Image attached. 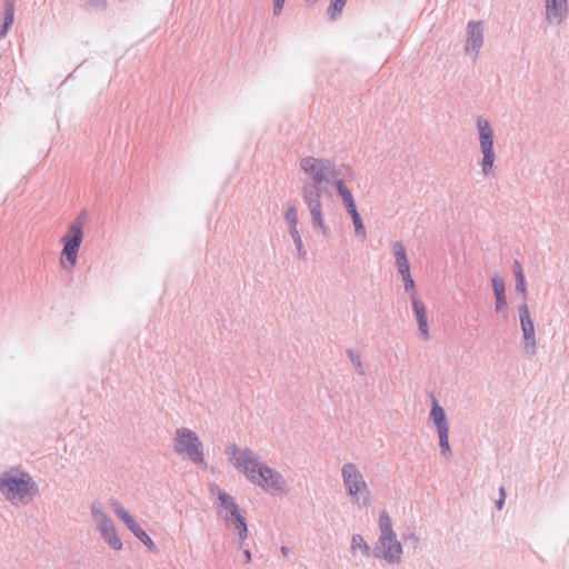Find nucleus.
<instances>
[{
	"instance_id": "f257e3e1",
	"label": "nucleus",
	"mask_w": 569,
	"mask_h": 569,
	"mask_svg": "<svg viewBox=\"0 0 569 569\" xmlns=\"http://www.w3.org/2000/svg\"><path fill=\"white\" fill-rule=\"evenodd\" d=\"M299 166L306 176L301 186V197L310 212L312 227L329 238L331 231L325 222L321 198L329 194L328 186L339 179V170L330 159L313 156L301 158Z\"/></svg>"
},
{
	"instance_id": "f03ea898",
	"label": "nucleus",
	"mask_w": 569,
	"mask_h": 569,
	"mask_svg": "<svg viewBox=\"0 0 569 569\" xmlns=\"http://www.w3.org/2000/svg\"><path fill=\"white\" fill-rule=\"evenodd\" d=\"M226 453L233 467L241 471L252 485L267 492L284 491L286 480L283 476L268 465L262 463L260 457L252 449L230 445L226 448Z\"/></svg>"
},
{
	"instance_id": "7ed1b4c3",
	"label": "nucleus",
	"mask_w": 569,
	"mask_h": 569,
	"mask_svg": "<svg viewBox=\"0 0 569 569\" xmlns=\"http://www.w3.org/2000/svg\"><path fill=\"white\" fill-rule=\"evenodd\" d=\"M0 492L12 505H27L39 495L31 475L20 468H11L0 475Z\"/></svg>"
},
{
	"instance_id": "20e7f679",
	"label": "nucleus",
	"mask_w": 569,
	"mask_h": 569,
	"mask_svg": "<svg viewBox=\"0 0 569 569\" xmlns=\"http://www.w3.org/2000/svg\"><path fill=\"white\" fill-rule=\"evenodd\" d=\"M403 548L393 530L392 520L387 511L379 516V537L372 549V556L395 566L402 560Z\"/></svg>"
},
{
	"instance_id": "39448f33",
	"label": "nucleus",
	"mask_w": 569,
	"mask_h": 569,
	"mask_svg": "<svg viewBox=\"0 0 569 569\" xmlns=\"http://www.w3.org/2000/svg\"><path fill=\"white\" fill-rule=\"evenodd\" d=\"M211 493H217L218 497V515L223 519L226 525L234 530L240 539V547L248 538V525L240 508L234 499L222 491L218 486L211 488Z\"/></svg>"
},
{
	"instance_id": "423d86ee",
	"label": "nucleus",
	"mask_w": 569,
	"mask_h": 569,
	"mask_svg": "<svg viewBox=\"0 0 569 569\" xmlns=\"http://www.w3.org/2000/svg\"><path fill=\"white\" fill-rule=\"evenodd\" d=\"M341 480L346 495L360 507H368L370 489L359 467L353 462H347L341 467Z\"/></svg>"
},
{
	"instance_id": "0eeeda50",
	"label": "nucleus",
	"mask_w": 569,
	"mask_h": 569,
	"mask_svg": "<svg viewBox=\"0 0 569 569\" xmlns=\"http://www.w3.org/2000/svg\"><path fill=\"white\" fill-rule=\"evenodd\" d=\"M173 451L196 465H204L203 445L198 435L189 428L180 427L176 430Z\"/></svg>"
},
{
	"instance_id": "6e6552de",
	"label": "nucleus",
	"mask_w": 569,
	"mask_h": 569,
	"mask_svg": "<svg viewBox=\"0 0 569 569\" xmlns=\"http://www.w3.org/2000/svg\"><path fill=\"white\" fill-rule=\"evenodd\" d=\"M476 126L479 136V148L481 152V160L479 166L483 176H489L493 172L496 152L493 148L495 132L489 120L479 116L476 119Z\"/></svg>"
},
{
	"instance_id": "1a4fd4ad",
	"label": "nucleus",
	"mask_w": 569,
	"mask_h": 569,
	"mask_svg": "<svg viewBox=\"0 0 569 569\" xmlns=\"http://www.w3.org/2000/svg\"><path fill=\"white\" fill-rule=\"evenodd\" d=\"M83 217L79 216L73 222L70 223L68 232L61 238L63 249L61 252L60 262L62 267L73 268L77 263L78 252L83 239Z\"/></svg>"
},
{
	"instance_id": "9d476101",
	"label": "nucleus",
	"mask_w": 569,
	"mask_h": 569,
	"mask_svg": "<svg viewBox=\"0 0 569 569\" xmlns=\"http://www.w3.org/2000/svg\"><path fill=\"white\" fill-rule=\"evenodd\" d=\"M114 515L126 525L130 532L150 551H156V545L149 535L140 527L129 511L117 500L110 501Z\"/></svg>"
},
{
	"instance_id": "9b49d317",
	"label": "nucleus",
	"mask_w": 569,
	"mask_h": 569,
	"mask_svg": "<svg viewBox=\"0 0 569 569\" xmlns=\"http://www.w3.org/2000/svg\"><path fill=\"white\" fill-rule=\"evenodd\" d=\"M519 319L523 336V350L528 357H532L537 352V340L535 325L530 316L529 308L526 303L519 307Z\"/></svg>"
},
{
	"instance_id": "f8f14e48",
	"label": "nucleus",
	"mask_w": 569,
	"mask_h": 569,
	"mask_svg": "<svg viewBox=\"0 0 569 569\" xmlns=\"http://www.w3.org/2000/svg\"><path fill=\"white\" fill-rule=\"evenodd\" d=\"M568 13V0H545V20L549 26L562 24Z\"/></svg>"
},
{
	"instance_id": "ddd939ff",
	"label": "nucleus",
	"mask_w": 569,
	"mask_h": 569,
	"mask_svg": "<svg viewBox=\"0 0 569 569\" xmlns=\"http://www.w3.org/2000/svg\"><path fill=\"white\" fill-rule=\"evenodd\" d=\"M483 44V28L480 21H469L465 50L477 58Z\"/></svg>"
},
{
	"instance_id": "4468645a",
	"label": "nucleus",
	"mask_w": 569,
	"mask_h": 569,
	"mask_svg": "<svg viewBox=\"0 0 569 569\" xmlns=\"http://www.w3.org/2000/svg\"><path fill=\"white\" fill-rule=\"evenodd\" d=\"M411 305H412L413 312L416 315L420 337L423 340H428L430 338V335H429V329H428L426 306L416 296L411 297Z\"/></svg>"
},
{
	"instance_id": "2eb2a0df",
	"label": "nucleus",
	"mask_w": 569,
	"mask_h": 569,
	"mask_svg": "<svg viewBox=\"0 0 569 569\" xmlns=\"http://www.w3.org/2000/svg\"><path fill=\"white\" fill-rule=\"evenodd\" d=\"M390 247L395 257V264L399 274L410 273V262L407 256V249L401 241H391Z\"/></svg>"
},
{
	"instance_id": "dca6fc26",
	"label": "nucleus",
	"mask_w": 569,
	"mask_h": 569,
	"mask_svg": "<svg viewBox=\"0 0 569 569\" xmlns=\"http://www.w3.org/2000/svg\"><path fill=\"white\" fill-rule=\"evenodd\" d=\"M92 519L98 532L107 530L114 526L111 518L107 515L103 506L99 501H93L90 506Z\"/></svg>"
},
{
	"instance_id": "f3484780",
	"label": "nucleus",
	"mask_w": 569,
	"mask_h": 569,
	"mask_svg": "<svg viewBox=\"0 0 569 569\" xmlns=\"http://www.w3.org/2000/svg\"><path fill=\"white\" fill-rule=\"evenodd\" d=\"M430 419L433 421L437 432L449 431V422L445 409L433 399L430 411Z\"/></svg>"
},
{
	"instance_id": "a211bd4d",
	"label": "nucleus",
	"mask_w": 569,
	"mask_h": 569,
	"mask_svg": "<svg viewBox=\"0 0 569 569\" xmlns=\"http://www.w3.org/2000/svg\"><path fill=\"white\" fill-rule=\"evenodd\" d=\"M14 20V0H4L3 23L0 26V38L4 37Z\"/></svg>"
},
{
	"instance_id": "6ab92c4d",
	"label": "nucleus",
	"mask_w": 569,
	"mask_h": 569,
	"mask_svg": "<svg viewBox=\"0 0 569 569\" xmlns=\"http://www.w3.org/2000/svg\"><path fill=\"white\" fill-rule=\"evenodd\" d=\"M101 538L104 540V542L112 549V550H116V551H119L122 549L123 547V543L117 532V529H116V526L107 529V530H103L101 532H99Z\"/></svg>"
},
{
	"instance_id": "aec40b11",
	"label": "nucleus",
	"mask_w": 569,
	"mask_h": 569,
	"mask_svg": "<svg viewBox=\"0 0 569 569\" xmlns=\"http://www.w3.org/2000/svg\"><path fill=\"white\" fill-rule=\"evenodd\" d=\"M351 550L353 552L359 550L365 557L372 555V550L370 549L369 545L365 541L362 536L358 533L352 536Z\"/></svg>"
},
{
	"instance_id": "412c9836",
	"label": "nucleus",
	"mask_w": 569,
	"mask_h": 569,
	"mask_svg": "<svg viewBox=\"0 0 569 569\" xmlns=\"http://www.w3.org/2000/svg\"><path fill=\"white\" fill-rule=\"evenodd\" d=\"M289 234L296 246L298 257L300 259H305L307 256V250L305 248V244L302 242V238H301V234H300L298 228H290Z\"/></svg>"
},
{
	"instance_id": "4be33fe9",
	"label": "nucleus",
	"mask_w": 569,
	"mask_h": 569,
	"mask_svg": "<svg viewBox=\"0 0 569 569\" xmlns=\"http://www.w3.org/2000/svg\"><path fill=\"white\" fill-rule=\"evenodd\" d=\"M332 186L336 188L338 194L341 197L343 204L355 199L352 192L348 189L342 178L336 179Z\"/></svg>"
},
{
	"instance_id": "5701e85b",
	"label": "nucleus",
	"mask_w": 569,
	"mask_h": 569,
	"mask_svg": "<svg viewBox=\"0 0 569 569\" xmlns=\"http://www.w3.org/2000/svg\"><path fill=\"white\" fill-rule=\"evenodd\" d=\"M513 273L516 278V290L522 295L526 293V281L523 276V270L519 261H515L513 263Z\"/></svg>"
},
{
	"instance_id": "b1692460",
	"label": "nucleus",
	"mask_w": 569,
	"mask_h": 569,
	"mask_svg": "<svg viewBox=\"0 0 569 569\" xmlns=\"http://www.w3.org/2000/svg\"><path fill=\"white\" fill-rule=\"evenodd\" d=\"M346 3L347 0H331L327 9V14L329 16V18L331 20L338 19L342 13Z\"/></svg>"
},
{
	"instance_id": "393cba45",
	"label": "nucleus",
	"mask_w": 569,
	"mask_h": 569,
	"mask_svg": "<svg viewBox=\"0 0 569 569\" xmlns=\"http://www.w3.org/2000/svg\"><path fill=\"white\" fill-rule=\"evenodd\" d=\"M439 437L440 452L445 458L452 456V450L449 445V431L437 432Z\"/></svg>"
},
{
	"instance_id": "a878e982",
	"label": "nucleus",
	"mask_w": 569,
	"mask_h": 569,
	"mask_svg": "<svg viewBox=\"0 0 569 569\" xmlns=\"http://www.w3.org/2000/svg\"><path fill=\"white\" fill-rule=\"evenodd\" d=\"M284 220L288 224V228H298V209L296 206H289L284 211Z\"/></svg>"
},
{
	"instance_id": "bb28decb",
	"label": "nucleus",
	"mask_w": 569,
	"mask_h": 569,
	"mask_svg": "<svg viewBox=\"0 0 569 569\" xmlns=\"http://www.w3.org/2000/svg\"><path fill=\"white\" fill-rule=\"evenodd\" d=\"M348 353V357L351 361V363L353 365L355 369L357 370V372L361 376L365 375V368H363V365H362V361H361V358L358 353H356L352 349H349L347 351Z\"/></svg>"
},
{
	"instance_id": "cd10ccee",
	"label": "nucleus",
	"mask_w": 569,
	"mask_h": 569,
	"mask_svg": "<svg viewBox=\"0 0 569 569\" xmlns=\"http://www.w3.org/2000/svg\"><path fill=\"white\" fill-rule=\"evenodd\" d=\"M401 278H402V281H403V288H405V291L410 293V298L412 296H416L415 295V290H416V284H415V280L411 276V272L410 273H403V274H400Z\"/></svg>"
},
{
	"instance_id": "c85d7f7f",
	"label": "nucleus",
	"mask_w": 569,
	"mask_h": 569,
	"mask_svg": "<svg viewBox=\"0 0 569 569\" xmlns=\"http://www.w3.org/2000/svg\"><path fill=\"white\" fill-rule=\"evenodd\" d=\"M492 289H493V292H495V297L496 296H503L506 295V284H505V280L502 277L500 276H495L492 278Z\"/></svg>"
},
{
	"instance_id": "c756f323",
	"label": "nucleus",
	"mask_w": 569,
	"mask_h": 569,
	"mask_svg": "<svg viewBox=\"0 0 569 569\" xmlns=\"http://www.w3.org/2000/svg\"><path fill=\"white\" fill-rule=\"evenodd\" d=\"M352 223H353V227H355V232L356 234L361 238L362 240L366 239L367 237V231H366V228H365V224H363V221L361 219V217H356L355 219H352Z\"/></svg>"
},
{
	"instance_id": "7c9ffc66",
	"label": "nucleus",
	"mask_w": 569,
	"mask_h": 569,
	"mask_svg": "<svg viewBox=\"0 0 569 569\" xmlns=\"http://www.w3.org/2000/svg\"><path fill=\"white\" fill-rule=\"evenodd\" d=\"M507 307L506 295L496 296L495 309L497 312H502Z\"/></svg>"
},
{
	"instance_id": "2f4dec72",
	"label": "nucleus",
	"mask_w": 569,
	"mask_h": 569,
	"mask_svg": "<svg viewBox=\"0 0 569 569\" xmlns=\"http://www.w3.org/2000/svg\"><path fill=\"white\" fill-rule=\"evenodd\" d=\"M284 2L286 0H273V14L274 16H280L282 10H283V7H284Z\"/></svg>"
},
{
	"instance_id": "473e14b6",
	"label": "nucleus",
	"mask_w": 569,
	"mask_h": 569,
	"mask_svg": "<svg viewBox=\"0 0 569 569\" xmlns=\"http://www.w3.org/2000/svg\"><path fill=\"white\" fill-rule=\"evenodd\" d=\"M343 206H345V208H346V210H347V211H353V210H355V208L357 207V206H356V201H355V199H353L352 201L347 202V203H346V204H343Z\"/></svg>"
},
{
	"instance_id": "72a5a7b5",
	"label": "nucleus",
	"mask_w": 569,
	"mask_h": 569,
	"mask_svg": "<svg viewBox=\"0 0 569 569\" xmlns=\"http://www.w3.org/2000/svg\"><path fill=\"white\" fill-rule=\"evenodd\" d=\"M243 556H244L246 563H250L251 560H252L250 550L244 549L243 550Z\"/></svg>"
},
{
	"instance_id": "f704fd0d",
	"label": "nucleus",
	"mask_w": 569,
	"mask_h": 569,
	"mask_svg": "<svg viewBox=\"0 0 569 569\" xmlns=\"http://www.w3.org/2000/svg\"><path fill=\"white\" fill-rule=\"evenodd\" d=\"M505 500H506V499H503V497H500V498L496 501V508H497L498 510H501V509H502V507H503V505H505Z\"/></svg>"
},
{
	"instance_id": "c9c22d12",
	"label": "nucleus",
	"mask_w": 569,
	"mask_h": 569,
	"mask_svg": "<svg viewBox=\"0 0 569 569\" xmlns=\"http://www.w3.org/2000/svg\"><path fill=\"white\" fill-rule=\"evenodd\" d=\"M280 552L284 556V557H288L291 552L290 548L286 547V546H282L280 548Z\"/></svg>"
},
{
	"instance_id": "e433bc0d",
	"label": "nucleus",
	"mask_w": 569,
	"mask_h": 569,
	"mask_svg": "<svg viewBox=\"0 0 569 569\" xmlns=\"http://www.w3.org/2000/svg\"><path fill=\"white\" fill-rule=\"evenodd\" d=\"M350 216H351V219H355L356 217H359V212L357 210V207L355 208L353 211H347Z\"/></svg>"
},
{
	"instance_id": "4c0bfd02",
	"label": "nucleus",
	"mask_w": 569,
	"mask_h": 569,
	"mask_svg": "<svg viewBox=\"0 0 569 569\" xmlns=\"http://www.w3.org/2000/svg\"><path fill=\"white\" fill-rule=\"evenodd\" d=\"M499 493H500V497H503V499H506V491H505L503 487H500Z\"/></svg>"
},
{
	"instance_id": "58836bf2",
	"label": "nucleus",
	"mask_w": 569,
	"mask_h": 569,
	"mask_svg": "<svg viewBox=\"0 0 569 569\" xmlns=\"http://www.w3.org/2000/svg\"><path fill=\"white\" fill-rule=\"evenodd\" d=\"M409 538L412 539L416 542L418 541V538L412 532L409 535Z\"/></svg>"
},
{
	"instance_id": "ea45409f",
	"label": "nucleus",
	"mask_w": 569,
	"mask_h": 569,
	"mask_svg": "<svg viewBox=\"0 0 569 569\" xmlns=\"http://www.w3.org/2000/svg\"><path fill=\"white\" fill-rule=\"evenodd\" d=\"M307 1H308V2H310V3H315V2H317L318 0H307Z\"/></svg>"
}]
</instances>
